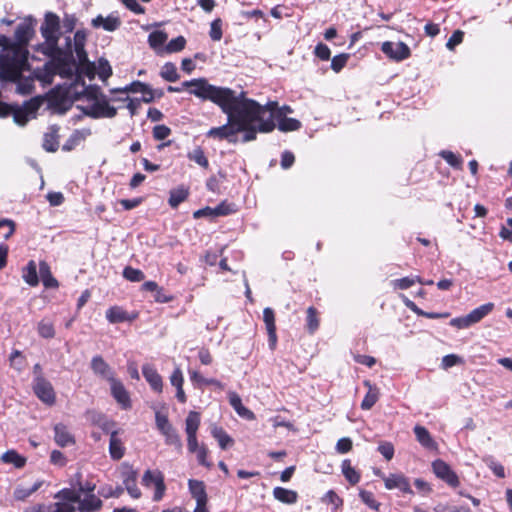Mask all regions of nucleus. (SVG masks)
Masks as SVG:
<instances>
[{
	"instance_id": "47",
	"label": "nucleus",
	"mask_w": 512,
	"mask_h": 512,
	"mask_svg": "<svg viewBox=\"0 0 512 512\" xmlns=\"http://www.w3.org/2000/svg\"><path fill=\"white\" fill-rule=\"evenodd\" d=\"M439 156L444 159L452 168L462 169L463 159L460 155L455 154L450 150H442L439 152Z\"/></svg>"
},
{
	"instance_id": "17",
	"label": "nucleus",
	"mask_w": 512,
	"mask_h": 512,
	"mask_svg": "<svg viewBox=\"0 0 512 512\" xmlns=\"http://www.w3.org/2000/svg\"><path fill=\"white\" fill-rule=\"evenodd\" d=\"M275 128L276 124L273 123L271 119H266L265 121H261V123L255 125H244V129L241 131L243 133L241 141L243 143L254 141L257 138L258 132L269 133Z\"/></svg>"
},
{
	"instance_id": "26",
	"label": "nucleus",
	"mask_w": 512,
	"mask_h": 512,
	"mask_svg": "<svg viewBox=\"0 0 512 512\" xmlns=\"http://www.w3.org/2000/svg\"><path fill=\"white\" fill-rule=\"evenodd\" d=\"M123 433V430L117 429L111 432L109 441V453L110 457L118 461L125 455V447L122 440L119 438V434Z\"/></svg>"
},
{
	"instance_id": "55",
	"label": "nucleus",
	"mask_w": 512,
	"mask_h": 512,
	"mask_svg": "<svg viewBox=\"0 0 512 512\" xmlns=\"http://www.w3.org/2000/svg\"><path fill=\"white\" fill-rule=\"evenodd\" d=\"M185 45H186V39L180 35V36H177L176 38L171 39L164 47V51L166 53L180 52L185 48Z\"/></svg>"
},
{
	"instance_id": "9",
	"label": "nucleus",
	"mask_w": 512,
	"mask_h": 512,
	"mask_svg": "<svg viewBox=\"0 0 512 512\" xmlns=\"http://www.w3.org/2000/svg\"><path fill=\"white\" fill-rule=\"evenodd\" d=\"M32 115V98L24 101L23 105L6 102L0 103V118L12 116L14 122L19 126H25Z\"/></svg>"
},
{
	"instance_id": "21",
	"label": "nucleus",
	"mask_w": 512,
	"mask_h": 512,
	"mask_svg": "<svg viewBox=\"0 0 512 512\" xmlns=\"http://www.w3.org/2000/svg\"><path fill=\"white\" fill-rule=\"evenodd\" d=\"M138 315V312L129 313L120 306H112L106 311V319L111 324L132 322L138 318Z\"/></svg>"
},
{
	"instance_id": "42",
	"label": "nucleus",
	"mask_w": 512,
	"mask_h": 512,
	"mask_svg": "<svg viewBox=\"0 0 512 512\" xmlns=\"http://www.w3.org/2000/svg\"><path fill=\"white\" fill-rule=\"evenodd\" d=\"M401 297H402L405 305L419 316H424L429 319H438V318H447L450 315L448 312H445V313L424 312L421 309H419L413 301L409 300L404 295H401Z\"/></svg>"
},
{
	"instance_id": "58",
	"label": "nucleus",
	"mask_w": 512,
	"mask_h": 512,
	"mask_svg": "<svg viewBox=\"0 0 512 512\" xmlns=\"http://www.w3.org/2000/svg\"><path fill=\"white\" fill-rule=\"evenodd\" d=\"M123 90H126V94L127 93H142L143 95H145L146 91H150V85L145 82L135 80V81L131 82L130 84L124 86Z\"/></svg>"
},
{
	"instance_id": "2",
	"label": "nucleus",
	"mask_w": 512,
	"mask_h": 512,
	"mask_svg": "<svg viewBox=\"0 0 512 512\" xmlns=\"http://www.w3.org/2000/svg\"><path fill=\"white\" fill-rule=\"evenodd\" d=\"M61 54V57L47 60L43 68H34V80H39L43 85H50L55 75L60 76L63 79L70 80V82L62 83L65 87H69V91L79 93L77 87H84L87 85L85 78L78 68V65L74 63L73 51L68 48L65 49Z\"/></svg>"
},
{
	"instance_id": "28",
	"label": "nucleus",
	"mask_w": 512,
	"mask_h": 512,
	"mask_svg": "<svg viewBox=\"0 0 512 512\" xmlns=\"http://www.w3.org/2000/svg\"><path fill=\"white\" fill-rule=\"evenodd\" d=\"M90 421L93 425L99 427L106 434H111V432L116 430V422L109 419L105 414L91 412Z\"/></svg>"
},
{
	"instance_id": "13",
	"label": "nucleus",
	"mask_w": 512,
	"mask_h": 512,
	"mask_svg": "<svg viewBox=\"0 0 512 512\" xmlns=\"http://www.w3.org/2000/svg\"><path fill=\"white\" fill-rule=\"evenodd\" d=\"M34 395L47 407L56 404V392L52 383L42 376H36L34 379Z\"/></svg>"
},
{
	"instance_id": "5",
	"label": "nucleus",
	"mask_w": 512,
	"mask_h": 512,
	"mask_svg": "<svg viewBox=\"0 0 512 512\" xmlns=\"http://www.w3.org/2000/svg\"><path fill=\"white\" fill-rule=\"evenodd\" d=\"M276 105V102H268L261 105L256 100H247L245 103L238 105L237 109L231 113V119L236 123L244 125H255L267 119L268 107Z\"/></svg>"
},
{
	"instance_id": "62",
	"label": "nucleus",
	"mask_w": 512,
	"mask_h": 512,
	"mask_svg": "<svg viewBox=\"0 0 512 512\" xmlns=\"http://www.w3.org/2000/svg\"><path fill=\"white\" fill-rule=\"evenodd\" d=\"M349 59V54L347 53H340L336 56H334L332 59H331V69L336 72V73H339L346 65L347 61Z\"/></svg>"
},
{
	"instance_id": "56",
	"label": "nucleus",
	"mask_w": 512,
	"mask_h": 512,
	"mask_svg": "<svg viewBox=\"0 0 512 512\" xmlns=\"http://www.w3.org/2000/svg\"><path fill=\"white\" fill-rule=\"evenodd\" d=\"M215 208L216 218L220 216H228L234 214L237 211L234 203H229L226 200L220 202Z\"/></svg>"
},
{
	"instance_id": "1",
	"label": "nucleus",
	"mask_w": 512,
	"mask_h": 512,
	"mask_svg": "<svg viewBox=\"0 0 512 512\" xmlns=\"http://www.w3.org/2000/svg\"><path fill=\"white\" fill-rule=\"evenodd\" d=\"M32 36V15L25 18V23L17 26L14 39L8 37L6 46L0 51L3 64L11 71L12 77L17 83V92L26 95L32 92V73L23 77L24 71H30L28 61V43Z\"/></svg>"
},
{
	"instance_id": "10",
	"label": "nucleus",
	"mask_w": 512,
	"mask_h": 512,
	"mask_svg": "<svg viewBox=\"0 0 512 512\" xmlns=\"http://www.w3.org/2000/svg\"><path fill=\"white\" fill-rule=\"evenodd\" d=\"M77 108L92 119L114 118L117 115V109L110 105L106 95H102V98L93 101L91 105H77Z\"/></svg>"
},
{
	"instance_id": "11",
	"label": "nucleus",
	"mask_w": 512,
	"mask_h": 512,
	"mask_svg": "<svg viewBox=\"0 0 512 512\" xmlns=\"http://www.w3.org/2000/svg\"><path fill=\"white\" fill-rule=\"evenodd\" d=\"M494 309V303L488 302L475 309L467 315L456 317L450 320V326L457 329H466L482 321Z\"/></svg>"
},
{
	"instance_id": "32",
	"label": "nucleus",
	"mask_w": 512,
	"mask_h": 512,
	"mask_svg": "<svg viewBox=\"0 0 512 512\" xmlns=\"http://www.w3.org/2000/svg\"><path fill=\"white\" fill-rule=\"evenodd\" d=\"M58 131L59 128L56 125H52L49 131L43 136L42 147L47 152H56L59 148L58 142Z\"/></svg>"
},
{
	"instance_id": "36",
	"label": "nucleus",
	"mask_w": 512,
	"mask_h": 512,
	"mask_svg": "<svg viewBox=\"0 0 512 512\" xmlns=\"http://www.w3.org/2000/svg\"><path fill=\"white\" fill-rule=\"evenodd\" d=\"M90 134V131L74 130L69 138L62 145V150L70 152L74 150L82 141L85 140L86 136Z\"/></svg>"
},
{
	"instance_id": "57",
	"label": "nucleus",
	"mask_w": 512,
	"mask_h": 512,
	"mask_svg": "<svg viewBox=\"0 0 512 512\" xmlns=\"http://www.w3.org/2000/svg\"><path fill=\"white\" fill-rule=\"evenodd\" d=\"M359 497L369 508L374 511H379L381 503L375 500L372 492L361 489L359 491Z\"/></svg>"
},
{
	"instance_id": "6",
	"label": "nucleus",
	"mask_w": 512,
	"mask_h": 512,
	"mask_svg": "<svg viewBox=\"0 0 512 512\" xmlns=\"http://www.w3.org/2000/svg\"><path fill=\"white\" fill-rule=\"evenodd\" d=\"M215 91L212 93L211 102L219 106L221 111L227 116L231 117V113L237 109L238 105L245 103L247 100H252L246 97L244 91L239 94L229 87L214 85Z\"/></svg>"
},
{
	"instance_id": "44",
	"label": "nucleus",
	"mask_w": 512,
	"mask_h": 512,
	"mask_svg": "<svg viewBox=\"0 0 512 512\" xmlns=\"http://www.w3.org/2000/svg\"><path fill=\"white\" fill-rule=\"evenodd\" d=\"M212 436L218 441L221 449H227L233 445L234 440L224 431L222 427L213 426L211 429Z\"/></svg>"
},
{
	"instance_id": "18",
	"label": "nucleus",
	"mask_w": 512,
	"mask_h": 512,
	"mask_svg": "<svg viewBox=\"0 0 512 512\" xmlns=\"http://www.w3.org/2000/svg\"><path fill=\"white\" fill-rule=\"evenodd\" d=\"M267 119H271V121L276 124V127L281 132L297 131L302 126L298 119L289 118L281 112H270V114L267 116Z\"/></svg>"
},
{
	"instance_id": "19",
	"label": "nucleus",
	"mask_w": 512,
	"mask_h": 512,
	"mask_svg": "<svg viewBox=\"0 0 512 512\" xmlns=\"http://www.w3.org/2000/svg\"><path fill=\"white\" fill-rule=\"evenodd\" d=\"M40 281L43 283L44 288L58 287L57 279L53 277L49 265L44 261H40L38 272L34 263V287L38 286Z\"/></svg>"
},
{
	"instance_id": "30",
	"label": "nucleus",
	"mask_w": 512,
	"mask_h": 512,
	"mask_svg": "<svg viewBox=\"0 0 512 512\" xmlns=\"http://www.w3.org/2000/svg\"><path fill=\"white\" fill-rule=\"evenodd\" d=\"M228 398L230 405L234 408L240 417L246 420H254L256 418L255 414L242 404V400L236 392H229Z\"/></svg>"
},
{
	"instance_id": "40",
	"label": "nucleus",
	"mask_w": 512,
	"mask_h": 512,
	"mask_svg": "<svg viewBox=\"0 0 512 512\" xmlns=\"http://www.w3.org/2000/svg\"><path fill=\"white\" fill-rule=\"evenodd\" d=\"M102 507V501L94 494H89L84 500L80 499L79 511L81 512H94Z\"/></svg>"
},
{
	"instance_id": "49",
	"label": "nucleus",
	"mask_w": 512,
	"mask_h": 512,
	"mask_svg": "<svg viewBox=\"0 0 512 512\" xmlns=\"http://www.w3.org/2000/svg\"><path fill=\"white\" fill-rule=\"evenodd\" d=\"M97 74L102 81H106L109 77L112 76V67L109 63V61L104 58L100 57L98 59V64L96 65Z\"/></svg>"
},
{
	"instance_id": "51",
	"label": "nucleus",
	"mask_w": 512,
	"mask_h": 512,
	"mask_svg": "<svg viewBox=\"0 0 512 512\" xmlns=\"http://www.w3.org/2000/svg\"><path fill=\"white\" fill-rule=\"evenodd\" d=\"M162 434L165 436V442L167 445L174 446L178 450L182 449L181 438L173 426L168 427V429L162 432Z\"/></svg>"
},
{
	"instance_id": "50",
	"label": "nucleus",
	"mask_w": 512,
	"mask_h": 512,
	"mask_svg": "<svg viewBox=\"0 0 512 512\" xmlns=\"http://www.w3.org/2000/svg\"><path fill=\"white\" fill-rule=\"evenodd\" d=\"M306 326L310 334H313L319 328L318 311L315 307L310 306L307 309Z\"/></svg>"
},
{
	"instance_id": "4",
	"label": "nucleus",
	"mask_w": 512,
	"mask_h": 512,
	"mask_svg": "<svg viewBox=\"0 0 512 512\" xmlns=\"http://www.w3.org/2000/svg\"><path fill=\"white\" fill-rule=\"evenodd\" d=\"M87 37L88 31L86 29L82 28L75 31L73 35V58L81 74L89 80H93L97 74V70L96 63L89 59L86 50Z\"/></svg>"
},
{
	"instance_id": "63",
	"label": "nucleus",
	"mask_w": 512,
	"mask_h": 512,
	"mask_svg": "<svg viewBox=\"0 0 512 512\" xmlns=\"http://www.w3.org/2000/svg\"><path fill=\"white\" fill-rule=\"evenodd\" d=\"M171 132V129L164 124L156 125L152 130L153 138L157 141L165 140L171 135Z\"/></svg>"
},
{
	"instance_id": "25",
	"label": "nucleus",
	"mask_w": 512,
	"mask_h": 512,
	"mask_svg": "<svg viewBox=\"0 0 512 512\" xmlns=\"http://www.w3.org/2000/svg\"><path fill=\"white\" fill-rule=\"evenodd\" d=\"M126 470L122 472L123 476V483L125 485V488L129 495L134 498L138 499L141 496V491L137 487L136 481H137V472L134 471L130 466L125 465Z\"/></svg>"
},
{
	"instance_id": "22",
	"label": "nucleus",
	"mask_w": 512,
	"mask_h": 512,
	"mask_svg": "<svg viewBox=\"0 0 512 512\" xmlns=\"http://www.w3.org/2000/svg\"><path fill=\"white\" fill-rule=\"evenodd\" d=\"M385 487L389 490L399 489L404 493L414 494L410 487L409 479L403 474H390L387 477H383Z\"/></svg>"
},
{
	"instance_id": "54",
	"label": "nucleus",
	"mask_w": 512,
	"mask_h": 512,
	"mask_svg": "<svg viewBox=\"0 0 512 512\" xmlns=\"http://www.w3.org/2000/svg\"><path fill=\"white\" fill-rule=\"evenodd\" d=\"M187 157L189 160L194 161L203 168H208L209 166V161L201 147H197L193 151L189 152Z\"/></svg>"
},
{
	"instance_id": "39",
	"label": "nucleus",
	"mask_w": 512,
	"mask_h": 512,
	"mask_svg": "<svg viewBox=\"0 0 512 512\" xmlns=\"http://www.w3.org/2000/svg\"><path fill=\"white\" fill-rule=\"evenodd\" d=\"M168 39V34L164 30H155L148 35V44L155 51L164 50V45Z\"/></svg>"
},
{
	"instance_id": "34",
	"label": "nucleus",
	"mask_w": 512,
	"mask_h": 512,
	"mask_svg": "<svg viewBox=\"0 0 512 512\" xmlns=\"http://www.w3.org/2000/svg\"><path fill=\"white\" fill-rule=\"evenodd\" d=\"M189 196V189L184 185L173 188L169 192L168 204L171 208H177Z\"/></svg>"
},
{
	"instance_id": "48",
	"label": "nucleus",
	"mask_w": 512,
	"mask_h": 512,
	"mask_svg": "<svg viewBox=\"0 0 512 512\" xmlns=\"http://www.w3.org/2000/svg\"><path fill=\"white\" fill-rule=\"evenodd\" d=\"M191 380L199 386L213 385L219 389H224V384L222 382L214 378H205L197 371L191 372Z\"/></svg>"
},
{
	"instance_id": "53",
	"label": "nucleus",
	"mask_w": 512,
	"mask_h": 512,
	"mask_svg": "<svg viewBox=\"0 0 512 512\" xmlns=\"http://www.w3.org/2000/svg\"><path fill=\"white\" fill-rule=\"evenodd\" d=\"M38 334L45 339H51L55 336V328L53 323L50 320H42L39 322L38 327Z\"/></svg>"
},
{
	"instance_id": "24",
	"label": "nucleus",
	"mask_w": 512,
	"mask_h": 512,
	"mask_svg": "<svg viewBox=\"0 0 512 512\" xmlns=\"http://www.w3.org/2000/svg\"><path fill=\"white\" fill-rule=\"evenodd\" d=\"M91 25L94 28H103L105 31L113 32L121 26V19L114 13L103 17L101 14L92 19Z\"/></svg>"
},
{
	"instance_id": "41",
	"label": "nucleus",
	"mask_w": 512,
	"mask_h": 512,
	"mask_svg": "<svg viewBox=\"0 0 512 512\" xmlns=\"http://www.w3.org/2000/svg\"><path fill=\"white\" fill-rule=\"evenodd\" d=\"M364 385L369 388V391L367 392V394L365 395V397L361 403V408L363 410H369L377 402L378 397H379V390L376 387H373L371 385L370 381H368V380L364 381Z\"/></svg>"
},
{
	"instance_id": "31",
	"label": "nucleus",
	"mask_w": 512,
	"mask_h": 512,
	"mask_svg": "<svg viewBox=\"0 0 512 512\" xmlns=\"http://www.w3.org/2000/svg\"><path fill=\"white\" fill-rule=\"evenodd\" d=\"M414 433L417 441L428 450H436L437 443L432 438L430 432L424 427L420 425H416L414 427Z\"/></svg>"
},
{
	"instance_id": "52",
	"label": "nucleus",
	"mask_w": 512,
	"mask_h": 512,
	"mask_svg": "<svg viewBox=\"0 0 512 512\" xmlns=\"http://www.w3.org/2000/svg\"><path fill=\"white\" fill-rule=\"evenodd\" d=\"M186 433H197V430L200 426V414L196 411H190L186 420Z\"/></svg>"
},
{
	"instance_id": "7",
	"label": "nucleus",
	"mask_w": 512,
	"mask_h": 512,
	"mask_svg": "<svg viewBox=\"0 0 512 512\" xmlns=\"http://www.w3.org/2000/svg\"><path fill=\"white\" fill-rule=\"evenodd\" d=\"M186 90L189 94L194 95L202 102L210 101L215 91L214 85L211 84L207 78L199 77L183 81L180 87L168 86L167 91L170 93H179Z\"/></svg>"
},
{
	"instance_id": "38",
	"label": "nucleus",
	"mask_w": 512,
	"mask_h": 512,
	"mask_svg": "<svg viewBox=\"0 0 512 512\" xmlns=\"http://www.w3.org/2000/svg\"><path fill=\"white\" fill-rule=\"evenodd\" d=\"M273 496L276 500L285 504H294L298 499V494L296 491L283 487H275L273 489Z\"/></svg>"
},
{
	"instance_id": "16",
	"label": "nucleus",
	"mask_w": 512,
	"mask_h": 512,
	"mask_svg": "<svg viewBox=\"0 0 512 512\" xmlns=\"http://www.w3.org/2000/svg\"><path fill=\"white\" fill-rule=\"evenodd\" d=\"M189 491L196 500V509L194 512H209L206 508L208 496L203 481L190 479L188 481Z\"/></svg>"
},
{
	"instance_id": "20",
	"label": "nucleus",
	"mask_w": 512,
	"mask_h": 512,
	"mask_svg": "<svg viewBox=\"0 0 512 512\" xmlns=\"http://www.w3.org/2000/svg\"><path fill=\"white\" fill-rule=\"evenodd\" d=\"M109 382L111 385V394L113 398L117 401V403L122 407V409H130L131 408V400L129 393L125 389L124 385L121 381L117 380L114 377H109Z\"/></svg>"
},
{
	"instance_id": "61",
	"label": "nucleus",
	"mask_w": 512,
	"mask_h": 512,
	"mask_svg": "<svg viewBox=\"0 0 512 512\" xmlns=\"http://www.w3.org/2000/svg\"><path fill=\"white\" fill-rule=\"evenodd\" d=\"M123 277L131 282H140L144 279V273L140 269L127 266L123 270Z\"/></svg>"
},
{
	"instance_id": "27",
	"label": "nucleus",
	"mask_w": 512,
	"mask_h": 512,
	"mask_svg": "<svg viewBox=\"0 0 512 512\" xmlns=\"http://www.w3.org/2000/svg\"><path fill=\"white\" fill-rule=\"evenodd\" d=\"M263 320L268 332L269 345L271 349L275 348L277 342L275 315L273 309L267 307L263 311Z\"/></svg>"
},
{
	"instance_id": "3",
	"label": "nucleus",
	"mask_w": 512,
	"mask_h": 512,
	"mask_svg": "<svg viewBox=\"0 0 512 512\" xmlns=\"http://www.w3.org/2000/svg\"><path fill=\"white\" fill-rule=\"evenodd\" d=\"M39 30L44 41L34 44V52L42 53L48 60H52L53 58L61 57V54L63 51H66L67 47L70 51H73V37L70 35L65 36L64 45L59 46L62 34L61 20L56 13L47 11Z\"/></svg>"
},
{
	"instance_id": "33",
	"label": "nucleus",
	"mask_w": 512,
	"mask_h": 512,
	"mask_svg": "<svg viewBox=\"0 0 512 512\" xmlns=\"http://www.w3.org/2000/svg\"><path fill=\"white\" fill-rule=\"evenodd\" d=\"M104 95L101 91L100 86L97 84H88L79 93H74V99L77 101L87 99L88 101H95L102 98Z\"/></svg>"
},
{
	"instance_id": "35",
	"label": "nucleus",
	"mask_w": 512,
	"mask_h": 512,
	"mask_svg": "<svg viewBox=\"0 0 512 512\" xmlns=\"http://www.w3.org/2000/svg\"><path fill=\"white\" fill-rule=\"evenodd\" d=\"M54 431L55 441L59 446L65 447L67 445L75 443L74 437L69 433L67 427L64 424H56L54 427Z\"/></svg>"
},
{
	"instance_id": "8",
	"label": "nucleus",
	"mask_w": 512,
	"mask_h": 512,
	"mask_svg": "<svg viewBox=\"0 0 512 512\" xmlns=\"http://www.w3.org/2000/svg\"><path fill=\"white\" fill-rule=\"evenodd\" d=\"M75 101L74 94L63 84H57L46 94L47 107L58 114H65Z\"/></svg>"
},
{
	"instance_id": "60",
	"label": "nucleus",
	"mask_w": 512,
	"mask_h": 512,
	"mask_svg": "<svg viewBox=\"0 0 512 512\" xmlns=\"http://www.w3.org/2000/svg\"><path fill=\"white\" fill-rule=\"evenodd\" d=\"M55 498H59V499H62L64 501H68L71 503H77V502L79 503L80 502V493L75 492L74 490L69 489V488H64L55 495Z\"/></svg>"
},
{
	"instance_id": "29",
	"label": "nucleus",
	"mask_w": 512,
	"mask_h": 512,
	"mask_svg": "<svg viewBox=\"0 0 512 512\" xmlns=\"http://www.w3.org/2000/svg\"><path fill=\"white\" fill-rule=\"evenodd\" d=\"M142 373L146 381L150 384L151 388L156 392H161L163 387L162 378L156 369L150 365L145 364L142 367Z\"/></svg>"
},
{
	"instance_id": "45",
	"label": "nucleus",
	"mask_w": 512,
	"mask_h": 512,
	"mask_svg": "<svg viewBox=\"0 0 512 512\" xmlns=\"http://www.w3.org/2000/svg\"><path fill=\"white\" fill-rule=\"evenodd\" d=\"M342 473L346 480L351 484L355 485L360 481V474L351 466L350 460L346 459L342 462Z\"/></svg>"
},
{
	"instance_id": "46",
	"label": "nucleus",
	"mask_w": 512,
	"mask_h": 512,
	"mask_svg": "<svg viewBox=\"0 0 512 512\" xmlns=\"http://www.w3.org/2000/svg\"><path fill=\"white\" fill-rule=\"evenodd\" d=\"M160 76L168 82H176L180 78V75L177 72V68L172 62H166L162 66Z\"/></svg>"
},
{
	"instance_id": "59",
	"label": "nucleus",
	"mask_w": 512,
	"mask_h": 512,
	"mask_svg": "<svg viewBox=\"0 0 512 512\" xmlns=\"http://www.w3.org/2000/svg\"><path fill=\"white\" fill-rule=\"evenodd\" d=\"M223 22L221 18H216L210 23L209 36L213 41H220L223 36Z\"/></svg>"
},
{
	"instance_id": "37",
	"label": "nucleus",
	"mask_w": 512,
	"mask_h": 512,
	"mask_svg": "<svg viewBox=\"0 0 512 512\" xmlns=\"http://www.w3.org/2000/svg\"><path fill=\"white\" fill-rule=\"evenodd\" d=\"M91 369L95 374L102 376L109 381V377H114L109 365L101 356H95L91 361Z\"/></svg>"
},
{
	"instance_id": "64",
	"label": "nucleus",
	"mask_w": 512,
	"mask_h": 512,
	"mask_svg": "<svg viewBox=\"0 0 512 512\" xmlns=\"http://www.w3.org/2000/svg\"><path fill=\"white\" fill-rule=\"evenodd\" d=\"M463 39L464 32L459 29L455 30L446 43L447 49L453 51L456 46L463 42Z\"/></svg>"
},
{
	"instance_id": "15",
	"label": "nucleus",
	"mask_w": 512,
	"mask_h": 512,
	"mask_svg": "<svg viewBox=\"0 0 512 512\" xmlns=\"http://www.w3.org/2000/svg\"><path fill=\"white\" fill-rule=\"evenodd\" d=\"M432 470L437 478L446 482L450 487L456 488L460 481L457 474L452 470L449 464L441 459L432 462Z\"/></svg>"
},
{
	"instance_id": "43",
	"label": "nucleus",
	"mask_w": 512,
	"mask_h": 512,
	"mask_svg": "<svg viewBox=\"0 0 512 512\" xmlns=\"http://www.w3.org/2000/svg\"><path fill=\"white\" fill-rule=\"evenodd\" d=\"M1 460L6 464H12L15 468H22L26 464V458L21 456L15 450H8L2 456Z\"/></svg>"
},
{
	"instance_id": "23",
	"label": "nucleus",
	"mask_w": 512,
	"mask_h": 512,
	"mask_svg": "<svg viewBox=\"0 0 512 512\" xmlns=\"http://www.w3.org/2000/svg\"><path fill=\"white\" fill-rule=\"evenodd\" d=\"M434 284V280L432 279H425L419 275L411 274L406 277H402L399 279L392 280L390 282V285L393 286V288H410L414 285H419L421 287L423 286H430Z\"/></svg>"
},
{
	"instance_id": "12",
	"label": "nucleus",
	"mask_w": 512,
	"mask_h": 512,
	"mask_svg": "<svg viewBox=\"0 0 512 512\" xmlns=\"http://www.w3.org/2000/svg\"><path fill=\"white\" fill-rule=\"evenodd\" d=\"M228 121L226 124L219 127H212L207 132V137L218 140H226L229 143L236 144L238 142L237 134L241 133L244 127L236 123L234 119L230 120V116H227Z\"/></svg>"
},
{
	"instance_id": "14",
	"label": "nucleus",
	"mask_w": 512,
	"mask_h": 512,
	"mask_svg": "<svg viewBox=\"0 0 512 512\" xmlns=\"http://www.w3.org/2000/svg\"><path fill=\"white\" fill-rule=\"evenodd\" d=\"M381 51L390 59L401 62L411 55L409 46L404 42L385 41L381 45Z\"/></svg>"
}]
</instances>
